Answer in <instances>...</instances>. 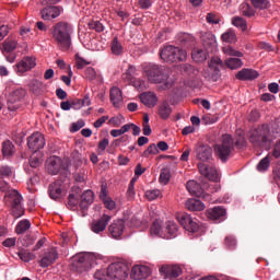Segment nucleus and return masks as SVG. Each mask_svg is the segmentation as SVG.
<instances>
[{
  "label": "nucleus",
  "instance_id": "obj_1",
  "mask_svg": "<svg viewBox=\"0 0 280 280\" xmlns=\"http://www.w3.org/2000/svg\"><path fill=\"white\" fill-rule=\"evenodd\" d=\"M142 75L147 78L150 84H161L163 91L172 89L170 81V70L165 66L148 63L142 67Z\"/></svg>",
  "mask_w": 280,
  "mask_h": 280
},
{
  "label": "nucleus",
  "instance_id": "obj_2",
  "mask_svg": "<svg viewBox=\"0 0 280 280\" xmlns=\"http://www.w3.org/2000/svg\"><path fill=\"white\" fill-rule=\"evenodd\" d=\"M52 43L60 49H69L71 47V36H73V25L69 22H57L50 30Z\"/></svg>",
  "mask_w": 280,
  "mask_h": 280
},
{
  "label": "nucleus",
  "instance_id": "obj_3",
  "mask_svg": "<svg viewBox=\"0 0 280 280\" xmlns=\"http://www.w3.org/2000/svg\"><path fill=\"white\" fill-rule=\"evenodd\" d=\"M248 141L254 148H268L272 143L270 138V126L262 124L256 128H253L247 133Z\"/></svg>",
  "mask_w": 280,
  "mask_h": 280
},
{
  "label": "nucleus",
  "instance_id": "obj_4",
  "mask_svg": "<svg viewBox=\"0 0 280 280\" xmlns=\"http://www.w3.org/2000/svg\"><path fill=\"white\" fill-rule=\"evenodd\" d=\"M3 202L7 207H10L11 214L15 220H19V218H23L25 215V208H23V196L19 194V190L11 189L8 191L3 197Z\"/></svg>",
  "mask_w": 280,
  "mask_h": 280
},
{
  "label": "nucleus",
  "instance_id": "obj_5",
  "mask_svg": "<svg viewBox=\"0 0 280 280\" xmlns=\"http://www.w3.org/2000/svg\"><path fill=\"white\" fill-rule=\"evenodd\" d=\"M96 259L97 257L93 253L77 254L71 258L70 270L71 272L82 275V272H86V270L92 268Z\"/></svg>",
  "mask_w": 280,
  "mask_h": 280
},
{
  "label": "nucleus",
  "instance_id": "obj_6",
  "mask_svg": "<svg viewBox=\"0 0 280 280\" xmlns=\"http://www.w3.org/2000/svg\"><path fill=\"white\" fill-rule=\"evenodd\" d=\"M233 150H235V140L229 133L223 135L221 143L214 145V154L222 163H226L231 159Z\"/></svg>",
  "mask_w": 280,
  "mask_h": 280
},
{
  "label": "nucleus",
  "instance_id": "obj_7",
  "mask_svg": "<svg viewBox=\"0 0 280 280\" xmlns=\"http://www.w3.org/2000/svg\"><path fill=\"white\" fill-rule=\"evenodd\" d=\"M160 58L164 62H185L187 60V51L179 47L168 45L160 50Z\"/></svg>",
  "mask_w": 280,
  "mask_h": 280
},
{
  "label": "nucleus",
  "instance_id": "obj_8",
  "mask_svg": "<svg viewBox=\"0 0 280 280\" xmlns=\"http://www.w3.org/2000/svg\"><path fill=\"white\" fill-rule=\"evenodd\" d=\"M209 70H205L202 75L207 82H218L222 78L220 68L224 67V62L220 57H212L208 63Z\"/></svg>",
  "mask_w": 280,
  "mask_h": 280
},
{
  "label": "nucleus",
  "instance_id": "obj_9",
  "mask_svg": "<svg viewBox=\"0 0 280 280\" xmlns=\"http://www.w3.org/2000/svg\"><path fill=\"white\" fill-rule=\"evenodd\" d=\"M128 265L125 262H113L107 267L109 280H127Z\"/></svg>",
  "mask_w": 280,
  "mask_h": 280
},
{
  "label": "nucleus",
  "instance_id": "obj_10",
  "mask_svg": "<svg viewBox=\"0 0 280 280\" xmlns=\"http://www.w3.org/2000/svg\"><path fill=\"white\" fill-rule=\"evenodd\" d=\"M45 136L40 132H34L27 138V148L31 152H38L45 148Z\"/></svg>",
  "mask_w": 280,
  "mask_h": 280
},
{
  "label": "nucleus",
  "instance_id": "obj_11",
  "mask_svg": "<svg viewBox=\"0 0 280 280\" xmlns=\"http://www.w3.org/2000/svg\"><path fill=\"white\" fill-rule=\"evenodd\" d=\"M177 221L179 224L185 229V231H188V233H198L200 225H198V222L191 218V215L187 213H180L177 215Z\"/></svg>",
  "mask_w": 280,
  "mask_h": 280
},
{
  "label": "nucleus",
  "instance_id": "obj_12",
  "mask_svg": "<svg viewBox=\"0 0 280 280\" xmlns=\"http://www.w3.org/2000/svg\"><path fill=\"white\" fill-rule=\"evenodd\" d=\"M197 166L199 170V174H201V176H205V178H208L213 183L218 182V179L220 178V173H218V168L215 166L202 162L198 163Z\"/></svg>",
  "mask_w": 280,
  "mask_h": 280
},
{
  "label": "nucleus",
  "instance_id": "obj_13",
  "mask_svg": "<svg viewBox=\"0 0 280 280\" xmlns=\"http://www.w3.org/2000/svg\"><path fill=\"white\" fill-rule=\"evenodd\" d=\"M108 222H110V215L108 214H103L100 219L93 220L90 223L91 232L96 233V235L104 233V231H106V226H108Z\"/></svg>",
  "mask_w": 280,
  "mask_h": 280
},
{
  "label": "nucleus",
  "instance_id": "obj_14",
  "mask_svg": "<svg viewBox=\"0 0 280 280\" xmlns=\"http://www.w3.org/2000/svg\"><path fill=\"white\" fill-rule=\"evenodd\" d=\"M58 259V249L55 247L47 249L44 253V256L39 260L40 268H49V266L56 264V260Z\"/></svg>",
  "mask_w": 280,
  "mask_h": 280
},
{
  "label": "nucleus",
  "instance_id": "obj_15",
  "mask_svg": "<svg viewBox=\"0 0 280 280\" xmlns=\"http://www.w3.org/2000/svg\"><path fill=\"white\" fill-rule=\"evenodd\" d=\"M161 275H164L165 279H177L183 275V269L177 265H164L160 268Z\"/></svg>",
  "mask_w": 280,
  "mask_h": 280
},
{
  "label": "nucleus",
  "instance_id": "obj_16",
  "mask_svg": "<svg viewBox=\"0 0 280 280\" xmlns=\"http://www.w3.org/2000/svg\"><path fill=\"white\" fill-rule=\"evenodd\" d=\"M25 94L26 92H25V89L23 88H19L10 93L9 101H8L10 110H16L19 108V105H14V104H19V102H21V100L25 97Z\"/></svg>",
  "mask_w": 280,
  "mask_h": 280
},
{
  "label": "nucleus",
  "instance_id": "obj_17",
  "mask_svg": "<svg viewBox=\"0 0 280 280\" xmlns=\"http://www.w3.org/2000/svg\"><path fill=\"white\" fill-rule=\"evenodd\" d=\"M207 218L213 222H224L226 220V209L217 206L207 211Z\"/></svg>",
  "mask_w": 280,
  "mask_h": 280
},
{
  "label": "nucleus",
  "instance_id": "obj_18",
  "mask_svg": "<svg viewBox=\"0 0 280 280\" xmlns=\"http://www.w3.org/2000/svg\"><path fill=\"white\" fill-rule=\"evenodd\" d=\"M61 12L60 7L49 5L40 10V18L43 21H54V19H58Z\"/></svg>",
  "mask_w": 280,
  "mask_h": 280
},
{
  "label": "nucleus",
  "instance_id": "obj_19",
  "mask_svg": "<svg viewBox=\"0 0 280 280\" xmlns=\"http://www.w3.org/2000/svg\"><path fill=\"white\" fill-rule=\"evenodd\" d=\"M46 170L48 174L56 176L62 170V160L58 156H51L46 161Z\"/></svg>",
  "mask_w": 280,
  "mask_h": 280
},
{
  "label": "nucleus",
  "instance_id": "obj_20",
  "mask_svg": "<svg viewBox=\"0 0 280 280\" xmlns=\"http://www.w3.org/2000/svg\"><path fill=\"white\" fill-rule=\"evenodd\" d=\"M100 198L104 203L105 208L109 211H113L117 207L115 200H113V198L108 196V187L106 186V184L101 185Z\"/></svg>",
  "mask_w": 280,
  "mask_h": 280
},
{
  "label": "nucleus",
  "instance_id": "obj_21",
  "mask_svg": "<svg viewBox=\"0 0 280 280\" xmlns=\"http://www.w3.org/2000/svg\"><path fill=\"white\" fill-rule=\"evenodd\" d=\"M48 194L51 200H60L67 192L62 189V182L57 180L49 185Z\"/></svg>",
  "mask_w": 280,
  "mask_h": 280
},
{
  "label": "nucleus",
  "instance_id": "obj_22",
  "mask_svg": "<svg viewBox=\"0 0 280 280\" xmlns=\"http://www.w3.org/2000/svg\"><path fill=\"white\" fill-rule=\"evenodd\" d=\"M151 273V270L145 265H136L131 269V279L143 280L148 279V276Z\"/></svg>",
  "mask_w": 280,
  "mask_h": 280
},
{
  "label": "nucleus",
  "instance_id": "obj_23",
  "mask_svg": "<svg viewBox=\"0 0 280 280\" xmlns=\"http://www.w3.org/2000/svg\"><path fill=\"white\" fill-rule=\"evenodd\" d=\"M124 229H126L124 222L121 220H116L108 226L109 235L114 240H119V237L124 235Z\"/></svg>",
  "mask_w": 280,
  "mask_h": 280
},
{
  "label": "nucleus",
  "instance_id": "obj_24",
  "mask_svg": "<svg viewBox=\"0 0 280 280\" xmlns=\"http://www.w3.org/2000/svg\"><path fill=\"white\" fill-rule=\"evenodd\" d=\"M36 67V59L33 57H24L18 65V73H26V71H32Z\"/></svg>",
  "mask_w": 280,
  "mask_h": 280
},
{
  "label": "nucleus",
  "instance_id": "obj_25",
  "mask_svg": "<svg viewBox=\"0 0 280 280\" xmlns=\"http://www.w3.org/2000/svg\"><path fill=\"white\" fill-rule=\"evenodd\" d=\"M197 159L202 161V163L207 161H211V156H213V150L211 147L207 144H201L197 148Z\"/></svg>",
  "mask_w": 280,
  "mask_h": 280
},
{
  "label": "nucleus",
  "instance_id": "obj_26",
  "mask_svg": "<svg viewBox=\"0 0 280 280\" xmlns=\"http://www.w3.org/2000/svg\"><path fill=\"white\" fill-rule=\"evenodd\" d=\"M200 38H201V44L206 49H211V51L215 49L217 42H215V35H213V33L211 32L201 33Z\"/></svg>",
  "mask_w": 280,
  "mask_h": 280
},
{
  "label": "nucleus",
  "instance_id": "obj_27",
  "mask_svg": "<svg viewBox=\"0 0 280 280\" xmlns=\"http://www.w3.org/2000/svg\"><path fill=\"white\" fill-rule=\"evenodd\" d=\"M140 102L144 104V106H148L149 108H154V106L159 102V97L153 92H144L140 94Z\"/></svg>",
  "mask_w": 280,
  "mask_h": 280
},
{
  "label": "nucleus",
  "instance_id": "obj_28",
  "mask_svg": "<svg viewBox=\"0 0 280 280\" xmlns=\"http://www.w3.org/2000/svg\"><path fill=\"white\" fill-rule=\"evenodd\" d=\"M257 78H259V72L248 68H244L236 73L237 80H257Z\"/></svg>",
  "mask_w": 280,
  "mask_h": 280
},
{
  "label": "nucleus",
  "instance_id": "obj_29",
  "mask_svg": "<svg viewBox=\"0 0 280 280\" xmlns=\"http://www.w3.org/2000/svg\"><path fill=\"white\" fill-rule=\"evenodd\" d=\"M163 240H174L178 235V225L174 221H167L164 226Z\"/></svg>",
  "mask_w": 280,
  "mask_h": 280
},
{
  "label": "nucleus",
  "instance_id": "obj_30",
  "mask_svg": "<svg viewBox=\"0 0 280 280\" xmlns=\"http://www.w3.org/2000/svg\"><path fill=\"white\" fill-rule=\"evenodd\" d=\"M150 233L151 235H153L154 237H167V235H165V226H163V222L155 220L150 229Z\"/></svg>",
  "mask_w": 280,
  "mask_h": 280
},
{
  "label": "nucleus",
  "instance_id": "obj_31",
  "mask_svg": "<svg viewBox=\"0 0 280 280\" xmlns=\"http://www.w3.org/2000/svg\"><path fill=\"white\" fill-rule=\"evenodd\" d=\"M109 97H110V102L113 103V106H115V108H119V104H121V102H124V96H122L121 90L117 86H114L110 89Z\"/></svg>",
  "mask_w": 280,
  "mask_h": 280
},
{
  "label": "nucleus",
  "instance_id": "obj_32",
  "mask_svg": "<svg viewBox=\"0 0 280 280\" xmlns=\"http://www.w3.org/2000/svg\"><path fill=\"white\" fill-rule=\"evenodd\" d=\"M269 137L271 138V141H275V139H279L280 137V118H276L275 120H271L269 124Z\"/></svg>",
  "mask_w": 280,
  "mask_h": 280
},
{
  "label": "nucleus",
  "instance_id": "obj_33",
  "mask_svg": "<svg viewBox=\"0 0 280 280\" xmlns=\"http://www.w3.org/2000/svg\"><path fill=\"white\" fill-rule=\"evenodd\" d=\"M188 211H205V203L198 199H188L185 203Z\"/></svg>",
  "mask_w": 280,
  "mask_h": 280
},
{
  "label": "nucleus",
  "instance_id": "obj_34",
  "mask_svg": "<svg viewBox=\"0 0 280 280\" xmlns=\"http://www.w3.org/2000/svg\"><path fill=\"white\" fill-rule=\"evenodd\" d=\"M93 200H94V194L92 192V190H85L81 195L80 208L81 209H89V206L93 205Z\"/></svg>",
  "mask_w": 280,
  "mask_h": 280
},
{
  "label": "nucleus",
  "instance_id": "obj_35",
  "mask_svg": "<svg viewBox=\"0 0 280 280\" xmlns=\"http://www.w3.org/2000/svg\"><path fill=\"white\" fill-rule=\"evenodd\" d=\"M110 51L113 56H124V46L119 42L118 37H114L110 43Z\"/></svg>",
  "mask_w": 280,
  "mask_h": 280
},
{
  "label": "nucleus",
  "instance_id": "obj_36",
  "mask_svg": "<svg viewBox=\"0 0 280 280\" xmlns=\"http://www.w3.org/2000/svg\"><path fill=\"white\" fill-rule=\"evenodd\" d=\"M186 189L191 196H200L202 191H200V184L196 180H188L186 183Z\"/></svg>",
  "mask_w": 280,
  "mask_h": 280
},
{
  "label": "nucleus",
  "instance_id": "obj_37",
  "mask_svg": "<svg viewBox=\"0 0 280 280\" xmlns=\"http://www.w3.org/2000/svg\"><path fill=\"white\" fill-rule=\"evenodd\" d=\"M191 56L195 62H205V60H207V50L202 48H194Z\"/></svg>",
  "mask_w": 280,
  "mask_h": 280
},
{
  "label": "nucleus",
  "instance_id": "obj_38",
  "mask_svg": "<svg viewBox=\"0 0 280 280\" xmlns=\"http://www.w3.org/2000/svg\"><path fill=\"white\" fill-rule=\"evenodd\" d=\"M16 152V148H14V144L12 141L7 140L2 143V154L3 156H14Z\"/></svg>",
  "mask_w": 280,
  "mask_h": 280
},
{
  "label": "nucleus",
  "instance_id": "obj_39",
  "mask_svg": "<svg viewBox=\"0 0 280 280\" xmlns=\"http://www.w3.org/2000/svg\"><path fill=\"white\" fill-rule=\"evenodd\" d=\"M131 226H135L136 229H141V231H143V229H148V220L141 219L139 214L133 215L131 219Z\"/></svg>",
  "mask_w": 280,
  "mask_h": 280
},
{
  "label": "nucleus",
  "instance_id": "obj_40",
  "mask_svg": "<svg viewBox=\"0 0 280 280\" xmlns=\"http://www.w3.org/2000/svg\"><path fill=\"white\" fill-rule=\"evenodd\" d=\"M31 226H32V223L30 222V220L24 219L20 221L15 226V233L18 235H23V233H25L26 231H30Z\"/></svg>",
  "mask_w": 280,
  "mask_h": 280
},
{
  "label": "nucleus",
  "instance_id": "obj_41",
  "mask_svg": "<svg viewBox=\"0 0 280 280\" xmlns=\"http://www.w3.org/2000/svg\"><path fill=\"white\" fill-rule=\"evenodd\" d=\"M86 80H90V82H93V80H97L98 82H104V79H102V75L97 74V72L93 69V67H89L84 71Z\"/></svg>",
  "mask_w": 280,
  "mask_h": 280
},
{
  "label": "nucleus",
  "instance_id": "obj_42",
  "mask_svg": "<svg viewBox=\"0 0 280 280\" xmlns=\"http://www.w3.org/2000/svg\"><path fill=\"white\" fill-rule=\"evenodd\" d=\"M159 115L162 119H170V115H172V106L170 103H163L159 108Z\"/></svg>",
  "mask_w": 280,
  "mask_h": 280
},
{
  "label": "nucleus",
  "instance_id": "obj_43",
  "mask_svg": "<svg viewBox=\"0 0 280 280\" xmlns=\"http://www.w3.org/2000/svg\"><path fill=\"white\" fill-rule=\"evenodd\" d=\"M232 25H234V27H238L240 30H242V32H246L248 27V23L242 16L232 18Z\"/></svg>",
  "mask_w": 280,
  "mask_h": 280
},
{
  "label": "nucleus",
  "instance_id": "obj_44",
  "mask_svg": "<svg viewBox=\"0 0 280 280\" xmlns=\"http://www.w3.org/2000/svg\"><path fill=\"white\" fill-rule=\"evenodd\" d=\"M14 49H16V42L15 40H10L7 39L3 42L2 47H1V51L2 54H12V51H14Z\"/></svg>",
  "mask_w": 280,
  "mask_h": 280
},
{
  "label": "nucleus",
  "instance_id": "obj_45",
  "mask_svg": "<svg viewBox=\"0 0 280 280\" xmlns=\"http://www.w3.org/2000/svg\"><path fill=\"white\" fill-rule=\"evenodd\" d=\"M225 65L229 69H232V70L241 69V67H244V62L240 58H229L225 61Z\"/></svg>",
  "mask_w": 280,
  "mask_h": 280
},
{
  "label": "nucleus",
  "instance_id": "obj_46",
  "mask_svg": "<svg viewBox=\"0 0 280 280\" xmlns=\"http://www.w3.org/2000/svg\"><path fill=\"white\" fill-rule=\"evenodd\" d=\"M74 62H75L74 67L79 70L83 69L84 67H88V65H91V61L80 56V52H77L74 55Z\"/></svg>",
  "mask_w": 280,
  "mask_h": 280
},
{
  "label": "nucleus",
  "instance_id": "obj_47",
  "mask_svg": "<svg viewBox=\"0 0 280 280\" xmlns=\"http://www.w3.org/2000/svg\"><path fill=\"white\" fill-rule=\"evenodd\" d=\"M220 21H222V19L220 18V15L215 12H209L206 15V22L209 25H219Z\"/></svg>",
  "mask_w": 280,
  "mask_h": 280
},
{
  "label": "nucleus",
  "instance_id": "obj_48",
  "mask_svg": "<svg viewBox=\"0 0 280 280\" xmlns=\"http://www.w3.org/2000/svg\"><path fill=\"white\" fill-rule=\"evenodd\" d=\"M223 54H225V56H232L234 58H242V57H244V54L242 51L235 50L231 46L223 47Z\"/></svg>",
  "mask_w": 280,
  "mask_h": 280
},
{
  "label": "nucleus",
  "instance_id": "obj_49",
  "mask_svg": "<svg viewBox=\"0 0 280 280\" xmlns=\"http://www.w3.org/2000/svg\"><path fill=\"white\" fill-rule=\"evenodd\" d=\"M18 257H20L21 261H25L26 264L36 259V254L30 253L27 250L19 252Z\"/></svg>",
  "mask_w": 280,
  "mask_h": 280
},
{
  "label": "nucleus",
  "instance_id": "obj_50",
  "mask_svg": "<svg viewBox=\"0 0 280 280\" xmlns=\"http://www.w3.org/2000/svg\"><path fill=\"white\" fill-rule=\"evenodd\" d=\"M221 40H223V43H235L237 36L235 35V32L230 30L221 35Z\"/></svg>",
  "mask_w": 280,
  "mask_h": 280
},
{
  "label": "nucleus",
  "instance_id": "obj_51",
  "mask_svg": "<svg viewBox=\"0 0 280 280\" xmlns=\"http://www.w3.org/2000/svg\"><path fill=\"white\" fill-rule=\"evenodd\" d=\"M234 145L238 150H242V148H246V138L244 137V131H238V135L235 138Z\"/></svg>",
  "mask_w": 280,
  "mask_h": 280
},
{
  "label": "nucleus",
  "instance_id": "obj_52",
  "mask_svg": "<svg viewBox=\"0 0 280 280\" xmlns=\"http://www.w3.org/2000/svg\"><path fill=\"white\" fill-rule=\"evenodd\" d=\"M79 203H80V199H78L74 194H70L68 196V203H67L68 209L73 211L78 209Z\"/></svg>",
  "mask_w": 280,
  "mask_h": 280
},
{
  "label": "nucleus",
  "instance_id": "obj_53",
  "mask_svg": "<svg viewBox=\"0 0 280 280\" xmlns=\"http://www.w3.org/2000/svg\"><path fill=\"white\" fill-rule=\"evenodd\" d=\"M270 167V155L265 156L258 164V172H266Z\"/></svg>",
  "mask_w": 280,
  "mask_h": 280
},
{
  "label": "nucleus",
  "instance_id": "obj_54",
  "mask_svg": "<svg viewBox=\"0 0 280 280\" xmlns=\"http://www.w3.org/2000/svg\"><path fill=\"white\" fill-rule=\"evenodd\" d=\"M170 178H172V173L170 172V168L162 170L160 174L161 185H167V183H170Z\"/></svg>",
  "mask_w": 280,
  "mask_h": 280
},
{
  "label": "nucleus",
  "instance_id": "obj_55",
  "mask_svg": "<svg viewBox=\"0 0 280 280\" xmlns=\"http://www.w3.org/2000/svg\"><path fill=\"white\" fill-rule=\"evenodd\" d=\"M152 154H153V155L159 154V148L156 147L155 143L150 144V145L148 147V149L143 151L142 156H143L144 159H149L150 155H152Z\"/></svg>",
  "mask_w": 280,
  "mask_h": 280
},
{
  "label": "nucleus",
  "instance_id": "obj_56",
  "mask_svg": "<svg viewBox=\"0 0 280 280\" xmlns=\"http://www.w3.org/2000/svg\"><path fill=\"white\" fill-rule=\"evenodd\" d=\"M241 12L243 16H248V19H250V16H255V10H253L248 3H243L241 5Z\"/></svg>",
  "mask_w": 280,
  "mask_h": 280
},
{
  "label": "nucleus",
  "instance_id": "obj_57",
  "mask_svg": "<svg viewBox=\"0 0 280 280\" xmlns=\"http://www.w3.org/2000/svg\"><path fill=\"white\" fill-rule=\"evenodd\" d=\"M30 165L33 168L40 167L43 165V156L33 154L30 159Z\"/></svg>",
  "mask_w": 280,
  "mask_h": 280
},
{
  "label": "nucleus",
  "instance_id": "obj_58",
  "mask_svg": "<svg viewBox=\"0 0 280 280\" xmlns=\"http://www.w3.org/2000/svg\"><path fill=\"white\" fill-rule=\"evenodd\" d=\"M94 279L110 280V277H108V268L96 270L95 273H94Z\"/></svg>",
  "mask_w": 280,
  "mask_h": 280
},
{
  "label": "nucleus",
  "instance_id": "obj_59",
  "mask_svg": "<svg viewBox=\"0 0 280 280\" xmlns=\"http://www.w3.org/2000/svg\"><path fill=\"white\" fill-rule=\"evenodd\" d=\"M89 30H94V32H103L104 31V24L100 21H91L88 23Z\"/></svg>",
  "mask_w": 280,
  "mask_h": 280
},
{
  "label": "nucleus",
  "instance_id": "obj_60",
  "mask_svg": "<svg viewBox=\"0 0 280 280\" xmlns=\"http://www.w3.org/2000/svg\"><path fill=\"white\" fill-rule=\"evenodd\" d=\"M21 242H22V246H24V248H30V246H33L34 242H36V236L25 235Z\"/></svg>",
  "mask_w": 280,
  "mask_h": 280
},
{
  "label": "nucleus",
  "instance_id": "obj_61",
  "mask_svg": "<svg viewBox=\"0 0 280 280\" xmlns=\"http://www.w3.org/2000/svg\"><path fill=\"white\" fill-rule=\"evenodd\" d=\"M252 5H254V8H257L258 10H266V8H268L269 5V1L268 0H250Z\"/></svg>",
  "mask_w": 280,
  "mask_h": 280
},
{
  "label": "nucleus",
  "instance_id": "obj_62",
  "mask_svg": "<svg viewBox=\"0 0 280 280\" xmlns=\"http://www.w3.org/2000/svg\"><path fill=\"white\" fill-rule=\"evenodd\" d=\"M224 244L228 248L233 250V248H235V246H237V240L235 238V236L229 235L225 237Z\"/></svg>",
  "mask_w": 280,
  "mask_h": 280
},
{
  "label": "nucleus",
  "instance_id": "obj_63",
  "mask_svg": "<svg viewBox=\"0 0 280 280\" xmlns=\"http://www.w3.org/2000/svg\"><path fill=\"white\" fill-rule=\"evenodd\" d=\"M161 196V190L159 189H152V190H147L145 191V198L150 201L156 200Z\"/></svg>",
  "mask_w": 280,
  "mask_h": 280
},
{
  "label": "nucleus",
  "instance_id": "obj_64",
  "mask_svg": "<svg viewBox=\"0 0 280 280\" xmlns=\"http://www.w3.org/2000/svg\"><path fill=\"white\" fill-rule=\"evenodd\" d=\"M12 176V168L8 165L0 166V178H10Z\"/></svg>",
  "mask_w": 280,
  "mask_h": 280
}]
</instances>
